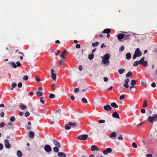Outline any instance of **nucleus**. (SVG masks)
<instances>
[{"mask_svg": "<svg viewBox=\"0 0 157 157\" xmlns=\"http://www.w3.org/2000/svg\"><path fill=\"white\" fill-rule=\"evenodd\" d=\"M110 56V55L108 53H107L104 56H101V58L102 59V63L106 65H109L110 63L109 59Z\"/></svg>", "mask_w": 157, "mask_h": 157, "instance_id": "obj_1", "label": "nucleus"}, {"mask_svg": "<svg viewBox=\"0 0 157 157\" xmlns=\"http://www.w3.org/2000/svg\"><path fill=\"white\" fill-rule=\"evenodd\" d=\"M142 55V53L139 48H137L135 51L134 54L133 59H135L137 57H140Z\"/></svg>", "mask_w": 157, "mask_h": 157, "instance_id": "obj_2", "label": "nucleus"}, {"mask_svg": "<svg viewBox=\"0 0 157 157\" xmlns=\"http://www.w3.org/2000/svg\"><path fill=\"white\" fill-rule=\"evenodd\" d=\"M147 120L150 123L153 124L155 120L157 121V114H154L153 116H149L147 119Z\"/></svg>", "mask_w": 157, "mask_h": 157, "instance_id": "obj_3", "label": "nucleus"}, {"mask_svg": "<svg viewBox=\"0 0 157 157\" xmlns=\"http://www.w3.org/2000/svg\"><path fill=\"white\" fill-rule=\"evenodd\" d=\"M88 137V135L86 134L81 135L77 137L78 139L80 140H86Z\"/></svg>", "mask_w": 157, "mask_h": 157, "instance_id": "obj_4", "label": "nucleus"}, {"mask_svg": "<svg viewBox=\"0 0 157 157\" xmlns=\"http://www.w3.org/2000/svg\"><path fill=\"white\" fill-rule=\"evenodd\" d=\"M54 70L52 69L51 71V78L54 81H56V75L55 73H54Z\"/></svg>", "mask_w": 157, "mask_h": 157, "instance_id": "obj_5", "label": "nucleus"}, {"mask_svg": "<svg viewBox=\"0 0 157 157\" xmlns=\"http://www.w3.org/2000/svg\"><path fill=\"white\" fill-rule=\"evenodd\" d=\"M144 57H142L140 60V64H142L144 67H146L147 65V63L146 61H144Z\"/></svg>", "mask_w": 157, "mask_h": 157, "instance_id": "obj_6", "label": "nucleus"}, {"mask_svg": "<svg viewBox=\"0 0 157 157\" xmlns=\"http://www.w3.org/2000/svg\"><path fill=\"white\" fill-rule=\"evenodd\" d=\"M5 146L7 149H9L11 147V145L9 143V141L7 139L4 140Z\"/></svg>", "mask_w": 157, "mask_h": 157, "instance_id": "obj_7", "label": "nucleus"}, {"mask_svg": "<svg viewBox=\"0 0 157 157\" xmlns=\"http://www.w3.org/2000/svg\"><path fill=\"white\" fill-rule=\"evenodd\" d=\"M105 110L107 112L110 111L112 109L111 106L109 105H107L103 106Z\"/></svg>", "mask_w": 157, "mask_h": 157, "instance_id": "obj_8", "label": "nucleus"}, {"mask_svg": "<svg viewBox=\"0 0 157 157\" xmlns=\"http://www.w3.org/2000/svg\"><path fill=\"white\" fill-rule=\"evenodd\" d=\"M44 149L45 151L48 152H50L52 151L51 147L49 145H46L44 147Z\"/></svg>", "mask_w": 157, "mask_h": 157, "instance_id": "obj_9", "label": "nucleus"}, {"mask_svg": "<svg viewBox=\"0 0 157 157\" xmlns=\"http://www.w3.org/2000/svg\"><path fill=\"white\" fill-rule=\"evenodd\" d=\"M130 82V79L129 78H127L125 80V82L124 84V86L126 89L129 87L128 83Z\"/></svg>", "mask_w": 157, "mask_h": 157, "instance_id": "obj_10", "label": "nucleus"}, {"mask_svg": "<svg viewBox=\"0 0 157 157\" xmlns=\"http://www.w3.org/2000/svg\"><path fill=\"white\" fill-rule=\"evenodd\" d=\"M112 151V149L110 148H108L103 151V153L105 155H107L108 153H111Z\"/></svg>", "mask_w": 157, "mask_h": 157, "instance_id": "obj_11", "label": "nucleus"}, {"mask_svg": "<svg viewBox=\"0 0 157 157\" xmlns=\"http://www.w3.org/2000/svg\"><path fill=\"white\" fill-rule=\"evenodd\" d=\"M52 141L54 143V145L58 147H60L61 145L56 140L53 139L52 140Z\"/></svg>", "mask_w": 157, "mask_h": 157, "instance_id": "obj_12", "label": "nucleus"}, {"mask_svg": "<svg viewBox=\"0 0 157 157\" xmlns=\"http://www.w3.org/2000/svg\"><path fill=\"white\" fill-rule=\"evenodd\" d=\"M112 116L113 117L119 119L120 118L119 114L117 112H114L113 113Z\"/></svg>", "mask_w": 157, "mask_h": 157, "instance_id": "obj_13", "label": "nucleus"}, {"mask_svg": "<svg viewBox=\"0 0 157 157\" xmlns=\"http://www.w3.org/2000/svg\"><path fill=\"white\" fill-rule=\"evenodd\" d=\"M125 36V35L124 34H120L117 35V37L120 41H121Z\"/></svg>", "mask_w": 157, "mask_h": 157, "instance_id": "obj_14", "label": "nucleus"}, {"mask_svg": "<svg viewBox=\"0 0 157 157\" xmlns=\"http://www.w3.org/2000/svg\"><path fill=\"white\" fill-rule=\"evenodd\" d=\"M91 150L92 151H99V148L95 145H92L91 147Z\"/></svg>", "mask_w": 157, "mask_h": 157, "instance_id": "obj_15", "label": "nucleus"}, {"mask_svg": "<svg viewBox=\"0 0 157 157\" xmlns=\"http://www.w3.org/2000/svg\"><path fill=\"white\" fill-rule=\"evenodd\" d=\"M6 129H10L11 128L12 126H13V124L11 122H9L8 124L6 125Z\"/></svg>", "mask_w": 157, "mask_h": 157, "instance_id": "obj_16", "label": "nucleus"}, {"mask_svg": "<svg viewBox=\"0 0 157 157\" xmlns=\"http://www.w3.org/2000/svg\"><path fill=\"white\" fill-rule=\"evenodd\" d=\"M67 50L66 49L64 50L63 52H62L61 57L62 58H63V59H66V57L64 56V55L65 54L67 53Z\"/></svg>", "mask_w": 157, "mask_h": 157, "instance_id": "obj_17", "label": "nucleus"}, {"mask_svg": "<svg viewBox=\"0 0 157 157\" xmlns=\"http://www.w3.org/2000/svg\"><path fill=\"white\" fill-rule=\"evenodd\" d=\"M58 155L60 157H66V154L63 152H59L58 153Z\"/></svg>", "mask_w": 157, "mask_h": 157, "instance_id": "obj_18", "label": "nucleus"}, {"mask_svg": "<svg viewBox=\"0 0 157 157\" xmlns=\"http://www.w3.org/2000/svg\"><path fill=\"white\" fill-rule=\"evenodd\" d=\"M19 108L21 110L26 109L27 107L26 105L22 104L19 106Z\"/></svg>", "mask_w": 157, "mask_h": 157, "instance_id": "obj_19", "label": "nucleus"}, {"mask_svg": "<svg viewBox=\"0 0 157 157\" xmlns=\"http://www.w3.org/2000/svg\"><path fill=\"white\" fill-rule=\"evenodd\" d=\"M111 30L109 29H105L103 31L102 33H110Z\"/></svg>", "mask_w": 157, "mask_h": 157, "instance_id": "obj_20", "label": "nucleus"}, {"mask_svg": "<svg viewBox=\"0 0 157 157\" xmlns=\"http://www.w3.org/2000/svg\"><path fill=\"white\" fill-rule=\"evenodd\" d=\"M111 105L114 108H118V105L115 102H112L111 104Z\"/></svg>", "mask_w": 157, "mask_h": 157, "instance_id": "obj_21", "label": "nucleus"}, {"mask_svg": "<svg viewBox=\"0 0 157 157\" xmlns=\"http://www.w3.org/2000/svg\"><path fill=\"white\" fill-rule=\"evenodd\" d=\"M10 63L13 68H16L17 67V65L15 63L10 62Z\"/></svg>", "mask_w": 157, "mask_h": 157, "instance_id": "obj_22", "label": "nucleus"}, {"mask_svg": "<svg viewBox=\"0 0 157 157\" xmlns=\"http://www.w3.org/2000/svg\"><path fill=\"white\" fill-rule=\"evenodd\" d=\"M69 125L71 126V127H75L76 126V123H72L71 122H69Z\"/></svg>", "mask_w": 157, "mask_h": 157, "instance_id": "obj_23", "label": "nucleus"}, {"mask_svg": "<svg viewBox=\"0 0 157 157\" xmlns=\"http://www.w3.org/2000/svg\"><path fill=\"white\" fill-rule=\"evenodd\" d=\"M148 105L147 101L145 100H144L143 102V106L144 108H145Z\"/></svg>", "mask_w": 157, "mask_h": 157, "instance_id": "obj_24", "label": "nucleus"}, {"mask_svg": "<svg viewBox=\"0 0 157 157\" xmlns=\"http://www.w3.org/2000/svg\"><path fill=\"white\" fill-rule=\"evenodd\" d=\"M125 71L124 69H119L118 70V72L120 74H122Z\"/></svg>", "mask_w": 157, "mask_h": 157, "instance_id": "obj_25", "label": "nucleus"}, {"mask_svg": "<svg viewBox=\"0 0 157 157\" xmlns=\"http://www.w3.org/2000/svg\"><path fill=\"white\" fill-rule=\"evenodd\" d=\"M116 136V134L115 132H113L111 134L110 136V137L111 138H113L115 137Z\"/></svg>", "mask_w": 157, "mask_h": 157, "instance_id": "obj_26", "label": "nucleus"}, {"mask_svg": "<svg viewBox=\"0 0 157 157\" xmlns=\"http://www.w3.org/2000/svg\"><path fill=\"white\" fill-rule=\"evenodd\" d=\"M17 84L15 82H13L11 86L12 88L11 89V90H13V88H14L17 86Z\"/></svg>", "mask_w": 157, "mask_h": 157, "instance_id": "obj_27", "label": "nucleus"}, {"mask_svg": "<svg viewBox=\"0 0 157 157\" xmlns=\"http://www.w3.org/2000/svg\"><path fill=\"white\" fill-rule=\"evenodd\" d=\"M29 136L30 138H33L34 137V133L32 131H30L29 132Z\"/></svg>", "mask_w": 157, "mask_h": 157, "instance_id": "obj_28", "label": "nucleus"}, {"mask_svg": "<svg viewBox=\"0 0 157 157\" xmlns=\"http://www.w3.org/2000/svg\"><path fill=\"white\" fill-rule=\"evenodd\" d=\"M126 59H130L131 58V55L130 53H128L126 54Z\"/></svg>", "mask_w": 157, "mask_h": 157, "instance_id": "obj_29", "label": "nucleus"}, {"mask_svg": "<svg viewBox=\"0 0 157 157\" xmlns=\"http://www.w3.org/2000/svg\"><path fill=\"white\" fill-rule=\"evenodd\" d=\"M132 73L130 72H128L126 75V78L130 77L132 76Z\"/></svg>", "mask_w": 157, "mask_h": 157, "instance_id": "obj_30", "label": "nucleus"}, {"mask_svg": "<svg viewBox=\"0 0 157 157\" xmlns=\"http://www.w3.org/2000/svg\"><path fill=\"white\" fill-rule=\"evenodd\" d=\"M17 156L21 157L22 156V154L20 150H18L17 151Z\"/></svg>", "mask_w": 157, "mask_h": 157, "instance_id": "obj_31", "label": "nucleus"}, {"mask_svg": "<svg viewBox=\"0 0 157 157\" xmlns=\"http://www.w3.org/2000/svg\"><path fill=\"white\" fill-rule=\"evenodd\" d=\"M94 58V55L93 54H90L88 56V59L90 60H92Z\"/></svg>", "mask_w": 157, "mask_h": 157, "instance_id": "obj_32", "label": "nucleus"}, {"mask_svg": "<svg viewBox=\"0 0 157 157\" xmlns=\"http://www.w3.org/2000/svg\"><path fill=\"white\" fill-rule=\"evenodd\" d=\"M71 128V126L69 125V123L67 124H65V128L66 130H69Z\"/></svg>", "mask_w": 157, "mask_h": 157, "instance_id": "obj_33", "label": "nucleus"}, {"mask_svg": "<svg viewBox=\"0 0 157 157\" xmlns=\"http://www.w3.org/2000/svg\"><path fill=\"white\" fill-rule=\"evenodd\" d=\"M140 61H137L134 62L133 64L134 67H136L138 65V64H140Z\"/></svg>", "mask_w": 157, "mask_h": 157, "instance_id": "obj_34", "label": "nucleus"}, {"mask_svg": "<svg viewBox=\"0 0 157 157\" xmlns=\"http://www.w3.org/2000/svg\"><path fill=\"white\" fill-rule=\"evenodd\" d=\"M36 95L39 97H41L43 95V94L41 92L38 91L36 93Z\"/></svg>", "mask_w": 157, "mask_h": 157, "instance_id": "obj_35", "label": "nucleus"}, {"mask_svg": "<svg viewBox=\"0 0 157 157\" xmlns=\"http://www.w3.org/2000/svg\"><path fill=\"white\" fill-rule=\"evenodd\" d=\"M136 81L135 80H132L131 82V85L134 86L136 84Z\"/></svg>", "mask_w": 157, "mask_h": 157, "instance_id": "obj_36", "label": "nucleus"}, {"mask_svg": "<svg viewBox=\"0 0 157 157\" xmlns=\"http://www.w3.org/2000/svg\"><path fill=\"white\" fill-rule=\"evenodd\" d=\"M99 43L98 42H96L95 43H93L92 44V46L93 47H96L98 44Z\"/></svg>", "mask_w": 157, "mask_h": 157, "instance_id": "obj_37", "label": "nucleus"}, {"mask_svg": "<svg viewBox=\"0 0 157 157\" xmlns=\"http://www.w3.org/2000/svg\"><path fill=\"white\" fill-rule=\"evenodd\" d=\"M49 97L52 99L54 98H55V95L54 94H50Z\"/></svg>", "mask_w": 157, "mask_h": 157, "instance_id": "obj_38", "label": "nucleus"}, {"mask_svg": "<svg viewBox=\"0 0 157 157\" xmlns=\"http://www.w3.org/2000/svg\"><path fill=\"white\" fill-rule=\"evenodd\" d=\"M53 150L54 151L56 152H57L59 151V149L57 147H54Z\"/></svg>", "mask_w": 157, "mask_h": 157, "instance_id": "obj_39", "label": "nucleus"}, {"mask_svg": "<svg viewBox=\"0 0 157 157\" xmlns=\"http://www.w3.org/2000/svg\"><path fill=\"white\" fill-rule=\"evenodd\" d=\"M15 119L14 117H11L10 118V121H11V122H14L15 121Z\"/></svg>", "mask_w": 157, "mask_h": 157, "instance_id": "obj_40", "label": "nucleus"}, {"mask_svg": "<svg viewBox=\"0 0 157 157\" xmlns=\"http://www.w3.org/2000/svg\"><path fill=\"white\" fill-rule=\"evenodd\" d=\"M35 80L36 82H40L41 81L40 79L37 76H35Z\"/></svg>", "mask_w": 157, "mask_h": 157, "instance_id": "obj_41", "label": "nucleus"}, {"mask_svg": "<svg viewBox=\"0 0 157 157\" xmlns=\"http://www.w3.org/2000/svg\"><path fill=\"white\" fill-rule=\"evenodd\" d=\"M64 62V60L63 59H61L59 60L60 64L61 65H62Z\"/></svg>", "mask_w": 157, "mask_h": 157, "instance_id": "obj_42", "label": "nucleus"}, {"mask_svg": "<svg viewBox=\"0 0 157 157\" xmlns=\"http://www.w3.org/2000/svg\"><path fill=\"white\" fill-rule=\"evenodd\" d=\"M118 139L119 140H123V138L122 137V135H121V134L118 137Z\"/></svg>", "mask_w": 157, "mask_h": 157, "instance_id": "obj_43", "label": "nucleus"}, {"mask_svg": "<svg viewBox=\"0 0 157 157\" xmlns=\"http://www.w3.org/2000/svg\"><path fill=\"white\" fill-rule=\"evenodd\" d=\"M79 91V89L78 88H77L74 89V92L75 93H78Z\"/></svg>", "mask_w": 157, "mask_h": 157, "instance_id": "obj_44", "label": "nucleus"}, {"mask_svg": "<svg viewBox=\"0 0 157 157\" xmlns=\"http://www.w3.org/2000/svg\"><path fill=\"white\" fill-rule=\"evenodd\" d=\"M82 101L85 103H87L88 102L86 98H82Z\"/></svg>", "mask_w": 157, "mask_h": 157, "instance_id": "obj_45", "label": "nucleus"}, {"mask_svg": "<svg viewBox=\"0 0 157 157\" xmlns=\"http://www.w3.org/2000/svg\"><path fill=\"white\" fill-rule=\"evenodd\" d=\"M132 146L134 148H136L137 147V145L136 144L135 142H133L132 143Z\"/></svg>", "mask_w": 157, "mask_h": 157, "instance_id": "obj_46", "label": "nucleus"}, {"mask_svg": "<svg viewBox=\"0 0 157 157\" xmlns=\"http://www.w3.org/2000/svg\"><path fill=\"white\" fill-rule=\"evenodd\" d=\"M23 79L25 81H26L28 79V77L27 75H25L23 77Z\"/></svg>", "mask_w": 157, "mask_h": 157, "instance_id": "obj_47", "label": "nucleus"}, {"mask_svg": "<svg viewBox=\"0 0 157 157\" xmlns=\"http://www.w3.org/2000/svg\"><path fill=\"white\" fill-rule=\"evenodd\" d=\"M30 114L27 111L25 113V116L26 117H28Z\"/></svg>", "mask_w": 157, "mask_h": 157, "instance_id": "obj_48", "label": "nucleus"}, {"mask_svg": "<svg viewBox=\"0 0 157 157\" xmlns=\"http://www.w3.org/2000/svg\"><path fill=\"white\" fill-rule=\"evenodd\" d=\"M98 122L99 123H104L105 122V121L104 120H100L98 121Z\"/></svg>", "mask_w": 157, "mask_h": 157, "instance_id": "obj_49", "label": "nucleus"}, {"mask_svg": "<svg viewBox=\"0 0 157 157\" xmlns=\"http://www.w3.org/2000/svg\"><path fill=\"white\" fill-rule=\"evenodd\" d=\"M124 46H122L121 47V48L119 49V51L120 52H122L124 50Z\"/></svg>", "mask_w": 157, "mask_h": 157, "instance_id": "obj_50", "label": "nucleus"}, {"mask_svg": "<svg viewBox=\"0 0 157 157\" xmlns=\"http://www.w3.org/2000/svg\"><path fill=\"white\" fill-rule=\"evenodd\" d=\"M56 86V84L55 83H52L51 85V87L52 88V89L53 90H55V88H54V86Z\"/></svg>", "mask_w": 157, "mask_h": 157, "instance_id": "obj_51", "label": "nucleus"}, {"mask_svg": "<svg viewBox=\"0 0 157 157\" xmlns=\"http://www.w3.org/2000/svg\"><path fill=\"white\" fill-rule=\"evenodd\" d=\"M17 66L18 67H20L21 66V64L19 61H17L16 62Z\"/></svg>", "mask_w": 157, "mask_h": 157, "instance_id": "obj_52", "label": "nucleus"}, {"mask_svg": "<svg viewBox=\"0 0 157 157\" xmlns=\"http://www.w3.org/2000/svg\"><path fill=\"white\" fill-rule=\"evenodd\" d=\"M22 86V83L21 82H19L18 84V87L19 88H21Z\"/></svg>", "mask_w": 157, "mask_h": 157, "instance_id": "obj_53", "label": "nucleus"}, {"mask_svg": "<svg viewBox=\"0 0 157 157\" xmlns=\"http://www.w3.org/2000/svg\"><path fill=\"white\" fill-rule=\"evenodd\" d=\"M124 95L123 94L121 95L120 97V99L121 100H122L124 98Z\"/></svg>", "mask_w": 157, "mask_h": 157, "instance_id": "obj_54", "label": "nucleus"}, {"mask_svg": "<svg viewBox=\"0 0 157 157\" xmlns=\"http://www.w3.org/2000/svg\"><path fill=\"white\" fill-rule=\"evenodd\" d=\"M4 125L5 124L4 122H2L0 124V128L3 127L4 126Z\"/></svg>", "mask_w": 157, "mask_h": 157, "instance_id": "obj_55", "label": "nucleus"}, {"mask_svg": "<svg viewBox=\"0 0 157 157\" xmlns=\"http://www.w3.org/2000/svg\"><path fill=\"white\" fill-rule=\"evenodd\" d=\"M151 86L153 87H155L156 86V84L155 82H153L151 84Z\"/></svg>", "mask_w": 157, "mask_h": 157, "instance_id": "obj_56", "label": "nucleus"}, {"mask_svg": "<svg viewBox=\"0 0 157 157\" xmlns=\"http://www.w3.org/2000/svg\"><path fill=\"white\" fill-rule=\"evenodd\" d=\"M4 113L3 112H2L0 113V116L1 117H4Z\"/></svg>", "mask_w": 157, "mask_h": 157, "instance_id": "obj_57", "label": "nucleus"}, {"mask_svg": "<svg viewBox=\"0 0 157 157\" xmlns=\"http://www.w3.org/2000/svg\"><path fill=\"white\" fill-rule=\"evenodd\" d=\"M146 156L147 157H152V155L151 154H148L146 155Z\"/></svg>", "mask_w": 157, "mask_h": 157, "instance_id": "obj_58", "label": "nucleus"}, {"mask_svg": "<svg viewBox=\"0 0 157 157\" xmlns=\"http://www.w3.org/2000/svg\"><path fill=\"white\" fill-rule=\"evenodd\" d=\"M103 80L105 82H107L108 81V79L107 77H104L103 78Z\"/></svg>", "mask_w": 157, "mask_h": 157, "instance_id": "obj_59", "label": "nucleus"}, {"mask_svg": "<svg viewBox=\"0 0 157 157\" xmlns=\"http://www.w3.org/2000/svg\"><path fill=\"white\" fill-rule=\"evenodd\" d=\"M141 113H145V110L144 109H142L141 110Z\"/></svg>", "mask_w": 157, "mask_h": 157, "instance_id": "obj_60", "label": "nucleus"}, {"mask_svg": "<svg viewBox=\"0 0 157 157\" xmlns=\"http://www.w3.org/2000/svg\"><path fill=\"white\" fill-rule=\"evenodd\" d=\"M80 47V45L79 44H77L76 45V47L77 48H79Z\"/></svg>", "mask_w": 157, "mask_h": 157, "instance_id": "obj_61", "label": "nucleus"}, {"mask_svg": "<svg viewBox=\"0 0 157 157\" xmlns=\"http://www.w3.org/2000/svg\"><path fill=\"white\" fill-rule=\"evenodd\" d=\"M3 145L1 144H0V150H2L3 149Z\"/></svg>", "mask_w": 157, "mask_h": 157, "instance_id": "obj_62", "label": "nucleus"}, {"mask_svg": "<svg viewBox=\"0 0 157 157\" xmlns=\"http://www.w3.org/2000/svg\"><path fill=\"white\" fill-rule=\"evenodd\" d=\"M78 69L80 71H82V66L80 65L78 67Z\"/></svg>", "mask_w": 157, "mask_h": 157, "instance_id": "obj_63", "label": "nucleus"}, {"mask_svg": "<svg viewBox=\"0 0 157 157\" xmlns=\"http://www.w3.org/2000/svg\"><path fill=\"white\" fill-rule=\"evenodd\" d=\"M71 99L72 101H73L75 99V97L74 96H71Z\"/></svg>", "mask_w": 157, "mask_h": 157, "instance_id": "obj_64", "label": "nucleus"}]
</instances>
